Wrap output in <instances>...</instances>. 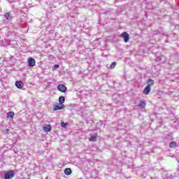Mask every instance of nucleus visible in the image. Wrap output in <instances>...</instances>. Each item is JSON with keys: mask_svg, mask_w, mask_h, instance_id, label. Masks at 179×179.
I'll return each instance as SVG.
<instances>
[{"mask_svg": "<svg viewBox=\"0 0 179 179\" xmlns=\"http://www.w3.org/2000/svg\"><path fill=\"white\" fill-rule=\"evenodd\" d=\"M57 90L62 93H66V90H68V88H66V86L60 84L57 86Z\"/></svg>", "mask_w": 179, "mask_h": 179, "instance_id": "obj_3", "label": "nucleus"}, {"mask_svg": "<svg viewBox=\"0 0 179 179\" xmlns=\"http://www.w3.org/2000/svg\"><path fill=\"white\" fill-rule=\"evenodd\" d=\"M15 177V171L10 170L4 174V179H12Z\"/></svg>", "mask_w": 179, "mask_h": 179, "instance_id": "obj_1", "label": "nucleus"}, {"mask_svg": "<svg viewBox=\"0 0 179 179\" xmlns=\"http://www.w3.org/2000/svg\"><path fill=\"white\" fill-rule=\"evenodd\" d=\"M116 66H117V62H113L110 64V69H114V68H115Z\"/></svg>", "mask_w": 179, "mask_h": 179, "instance_id": "obj_18", "label": "nucleus"}, {"mask_svg": "<svg viewBox=\"0 0 179 179\" xmlns=\"http://www.w3.org/2000/svg\"><path fill=\"white\" fill-rule=\"evenodd\" d=\"M23 85V82L22 81H16L15 82V86L17 87V89H22Z\"/></svg>", "mask_w": 179, "mask_h": 179, "instance_id": "obj_10", "label": "nucleus"}, {"mask_svg": "<svg viewBox=\"0 0 179 179\" xmlns=\"http://www.w3.org/2000/svg\"><path fill=\"white\" fill-rule=\"evenodd\" d=\"M15 117V113L13 111H10L7 113V118H13Z\"/></svg>", "mask_w": 179, "mask_h": 179, "instance_id": "obj_14", "label": "nucleus"}, {"mask_svg": "<svg viewBox=\"0 0 179 179\" xmlns=\"http://www.w3.org/2000/svg\"><path fill=\"white\" fill-rule=\"evenodd\" d=\"M64 173L66 176H71V174H72V169H71V168L65 169Z\"/></svg>", "mask_w": 179, "mask_h": 179, "instance_id": "obj_11", "label": "nucleus"}, {"mask_svg": "<svg viewBox=\"0 0 179 179\" xmlns=\"http://www.w3.org/2000/svg\"><path fill=\"white\" fill-rule=\"evenodd\" d=\"M178 171H179V168L178 169Z\"/></svg>", "mask_w": 179, "mask_h": 179, "instance_id": "obj_26", "label": "nucleus"}, {"mask_svg": "<svg viewBox=\"0 0 179 179\" xmlns=\"http://www.w3.org/2000/svg\"><path fill=\"white\" fill-rule=\"evenodd\" d=\"M6 131L8 132V131H9V129H7Z\"/></svg>", "mask_w": 179, "mask_h": 179, "instance_id": "obj_25", "label": "nucleus"}, {"mask_svg": "<svg viewBox=\"0 0 179 179\" xmlns=\"http://www.w3.org/2000/svg\"><path fill=\"white\" fill-rule=\"evenodd\" d=\"M97 139V133H94V134H91L90 141L91 142H96Z\"/></svg>", "mask_w": 179, "mask_h": 179, "instance_id": "obj_9", "label": "nucleus"}, {"mask_svg": "<svg viewBox=\"0 0 179 179\" xmlns=\"http://www.w3.org/2000/svg\"><path fill=\"white\" fill-rule=\"evenodd\" d=\"M4 17L6 20H12V15H10V13H6L4 15Z\"/></svg>", "mask_w": 179, "mask_h": 179, "instance_id": "obj_13", "label": "nucleus"}, {"mask_svg": "<svg viewBox=\"0 0 179 179\" xmlns=\"http://www.w3.org/2000/svg\"><path fill=\"white\" fill-rule=\"evenodd\" d=\"M36 65V60L33 57H29L28 59V66L33 68Z\"/></svg>", "mask_w": 179, "mask_h": 179, "instance_id": "obj_5", "label": "nucleus"}, {"mask_svg": "<svg viewBox=\"0 0 179 179\" xmlns=\"http://www.w3.org/2000/svg\"><path fill=\"white\" fill-rule=\"evenodd\" d=\"M65 108L64 105H61L60 103L56 104L54 106V111H58L59 110H64Z\"/></svg>", "mask_w": 179, "mask_h": 179, "instance_id": "obj_4", "label": "nucleus"}, {"mask_svg": "<svg viewBox=\"0 0 179 179\" xmlns=\"http://www.w3.org/2000/svg\"><path fill=\"white\" fill-rule=\"evenodd\" d=\"M157 61H160V58H157Z\"/></svg>", "mask_w": 179, "mask_h": 179, "instance_id": "obj_24", "label": "nucleus"}, {"mask_svg": "<svg viewBox=\"0 0 179 179\" xmlns=\"http://www.w3.org/2000/svg\"><path fill=\"white\" fill-rule=\"evenodd\" d=\"M177 146V143L176 141H171L169 143V148H176Z\"/></svg>", "mask_w": 179, "mask_h": 179, "instance_id": "obj_16", "label": "nucleus"}, {"mask_svg": "<svg viewBox=\"0 0 179 179\" xmlns=\"http://www.w3.org/2000/svg\"><path fill=\"white\" fill-rule=\"evenodd\" d=\"M89 141H90V138H89Z\"/></svg>", "mask_w": 179, "mask_h": 179, "instance_id": "obj_27", "label": "nucleus"}, {"mask_svg": "<svg viewBox=\"0 0 179 179\" xmlns=\"http://www.w3.org/2000/svg\"><path fill=\"white\" fill-rule=\"evenodd\" d=\"M154 34H156V35L160 34V32L159 31H155V33H154Z\"/></svg>", "mask_w": 179, "mask_h": 179, "instance_id": "obj_23", "label": "nucleus"}, {"mask_svg": "<svg viewBox=\"0 0 179 179\" xmlns=\"http://www.w3.org/2000/svg\"><path fill=\"white\" fill-rule=\"evenodd\" d=\"M59 103L61 105H64V103H65V96H61L59 97Z\"/></svg>", "mask_w": 179, "mask_h": 179, "instance_id": "obj_12", "label": "nucleus"}, {"mask_svg": "<svg viewBox=\"0 0 179 179\" xmlns=\"http://www.w3.org/2000/svg\"><path fill=\"white\" fill-rule=\"evenodd\" d=\"M91 150L92 152H96V151L99 150V148H97V146H96V145H92L91 148Z\"/></svg>", "mask_w": 179, "mask_h": 179, "instance_id": "obj_19", "label": "nucleus"}, {"mask_svg": "<svg viewBox=\"0 0 179 179\" xmlns=\"http://www.w3.org/2000/svg\"><path fill=\"white\" fill-rule=\"evenodd\" d=\"M121 37H122L124 43H128V41H129V38H131V37L129 36V34L126 31L122 33Z\"/></svg>", "mask_w": 179, "mask_h": 179, "instance_id": "obj_2", "label": "nucleus"}, {"mask_svg": "<svg viewBox=\"0 0 179 179\" xmlns=\"http://www.w3.org/2000/svg\"><path fill=\"white\" fill-rule=\"evenodd\" d=\"M166 178H168V179H175L176 176H174L173 175L166 174Z\"/></svg>", "mask_w": 179, "mask_h": 179, "instance_id": "obj_20", "label": "nucleus"}, {"mask_svg": "<svg viewBox=\"0 0 179 179\" xmlns=\"http://www.w3.org/2000/svg\"><path fill=\"white\" fill-rule=\"evenodd\" d=\"M138 107H141V108H145V107H146V101L141 100L138 103Z\"/></svg>", "mask_w": 179, "mask_h": 179, "instance_id": "obj_8", "label": "nucleus"}, {"mask_svg": "<svg viewBox=\"0 0 179 179\" xmlns=\"http://www.w3.org/2000/svg\"><path fill=\"white\" fill-rule=\"evenodd\" d=\"M43 130L45 132H50L51 131V126L50 124L46 125L43 127Z\"/></svg>", "mask_w": 179, "mask_h": 179, "instance_id": "obj_15", "label": "nucleus"}, {"mask_svg": "<svg viewBox=\"0 0 179 179\" xmlns=\"http://www.w3.org/2000/svg\"><path fill=\"white\" fill-rule=\"evenodd\" d=\"M54 68H55V69H58V68H59V64H55L54 66Z\"/></svg>", "mask_w": 179, "mask_h": 179, "instance_id": "obj_22", "label": "nucleus"}, {"mask_svg": "<svg viewBox=\"0 0 179 179\" xmlns=\"http://www.w3.org/2000/svg\"><path fill=\"white\" fill-rule=\"evenodd\" d=\"M61 125H62V127L63 128H65V127H66V125H68V124H66V123L62 122L61 123Z\"/></svg>", "mask_w": 179, "mask_h": 179, "instance_id": "obj_21", "label": "nucleus"}, {"mask_svg": "<svg viewBox=\"0 0 179 179\" xmlns=\"http://www.w3.org/2000/svg\"><path fill=\"white\" fill-rule=\"evenodd\" d=\"M147 86H149L150 87H152V86H154L155 85V80H152V78H149L146 81Z\"/></svg>", "mask_w": 179, "mask_h": 179, "instance_id": "obj_7", "label": "nucleus"}, {"mask_svg": "<svg viewBox=\"0 0 179 179\" xmlns=\"http://www.w3.org/2000/svg\"><path fill=\"white\" fill-rule=\"evenodd\" d=\"M93 62H94H94H94V61H93Z\"/></svg>", "mask_w": 179, "mask_h": 179, "instance_id": "obj_28", "label": "nucleus"}, {"mask_svg": "<svg viewBox=\"0 0 179 179\" xmlns=\"http://www.w3.org/2000/svg\"><path fill=\"white\" fill-rule=\"evenodd\" d=\"M91 124H93L92 126L94 127V128L92 129L91 131H96V129L97 128V123H94L93 120H91Z\"/></svg>", "mask_w": 179, "mask_h": 179, "instance_id": "obj_17", "label": "nucleus"}, {"mask_svg": "<svg viewBox=\"0 0 179 179\" xmlns=\"http://www.w3.org/2000/svg\"><path fill=\"white\" fill-rule=\"evenodd\" d=\"M150 90H152V87H150L149 85L148 86L147 85L144 88L143 94L148 95V94H149L150 93Z\"/></svg>", "mask_w": 179, "mask_h": 179, "instance_id": "obj_6", "label": "nucleus"}]
</instances>
